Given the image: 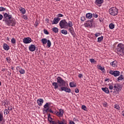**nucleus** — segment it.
<instances>
[{
    "instance_id": "nucleus-36",
    "label": "nucleus",
    "mask_w": 124,
    "mask_h": 124,
    "mask_svg": "<svg viewBox=\"0 0 124 124\" xmlns=\"http://www.w3.org/2000/svg\"><path fill=\"white\" fill-rule=\"evenodd\" d=\"M6 10V9L3 7H0V12H1L2 11H5Z\"/></svg>"
},
{
    "instance_id": "nucleus-46",
    "label": "nucleus",
    "mask_w": 124,
    "mask_h": 124,
    "mask_svg": "<svg viewBox=\"0 0 124 124\" xmlns=\"http://www.w3.org/2000/svg\"><path fill=\"white\" fill-rule=\"evenodd\" d=\"M115 71H113L112 70H110L109 72V74H111V75H114V72Z\"/></svg>"
},
{
    "instance_id": "nucleus-22",
    "label": "nucleus",
    "mask_w": 124,
    "mask_h": 124,
    "mask_svg": "<svg viewBox=\"0 0 124 124\" xmlns=\"http://www.w3.org/2000/svg\"><path fill=\"white\" fill-rule=\"evenodd\" d=\"M73 26V24L72 23V22L69 21L68 22H67V29L68 28H71Z\"/></svg>"
},
{
    "instance_id": "nucleus-57",
    "label": "nucleus",
    "mask_w": 124,
    "mask_h": 124,
    "mask_svg": "<svg viewBox=\"0 0 124 124\" xmlns=\"http://www.w3.org/2000/svg\"><path fill=\"white\" fill-rule=\"evenodd\" d=\"M89 21H90L91 24H93V19H92L89 20Z\"/></svg>"
},
{
    "instance_id": "nucleus-49",
    "label": "nucleus",
    "mask_w": 124,
    "mask_h": 124,
    "mask_svg": "<svg viewBox=\"0 0 124 124\" xmlns=\"http://www.w3.org/2000/svg\"><path fill=\"white\" fill-rule=\"evenodd\" d=\"M50 118H51V114L48 113V117H47V120H48V122L50 121Z\"/></svg>"
},
{
    "instance_id": "nucleus-9",
    "label": "nucleus",
    "mask_w": 124,
    "mask_h": 124,
    "mask_svg": "<svg viewBox=\"0 0 124 124\" xmlns=\"http://www.w3.org/2000/svg\"><path fill=\"white\" fill-rule=\"evenodd\" d=\"M61 20V18L60 17H55L53 19V20L52 21V25H56L57 24H58V23H59V22H60V21Z\"/></svg>"
},
{
    "instance_id": "nucleus-13",
    "label": "nucleus",
    "mask_w": 124,
    "mask_h": 124,
    "mask_svg": "<svg viewBox=\"0 0 124 124\" xmlns=\"http://www.w3.org/2000/svg\"><path fill=\"white\" fill-rule=\"evenodd\" d=\"M44 102L43 99L39 98L37 100V103L39 106H42V104Z\"/></svg>"
},
{
    "instance_id": "nucleus-39",
    "label": "nucleus",
    "mask_w": 124,
    "mask_h": 124,
    "mask_svg": "<svg viewBox=\"0 0 124 124\" xmlns=\"http://www.w3.org/2000/svg\"><path fill=\"white\" fill-rule=\"evenodd\" d=\"M4 115H5V114L6 115L9 114V111H8L7 109H5L4 111Z\"/></svg>"
},
{
    "instance_id": "nucleus-6",
    "label": "nucleus",
    "mask_w": 124,
    "mask_h": 124,
    "mask_svg": "<svg viewBox=\"0 0 124 124\" xmlns=\"http://www.w3.org/2000/svg\"><path fill=\"white\" fill-rule=\"evenodd\" d=\"M67 22L65 19L62 20L59 23V26L61 29H67Z\"/></svg>"
},
{
    "instance_id": "nucleus-29",
    "label": "nucleus",
    "mask_w": 124,
    "mask_h": 124,
    "mask_svg": "<svg viewBox=\"0 0 124 124\" xmlns=\"http://www.w3.org/2000/svg\"><path fill=\"white\" fill-rule=\"evenodd\" d=\"M20 11L22 13V14H26V9L24 8H21V9H20Z\"/></svg>"
},
{
    "instance_id": "nucleus-20",
    "label": "nucleus",
    "mask_w": 124,
    "mask_h": 124,
    "mask_svg": "<svg viewBox=\"0 0 124 124\" xmlns=\"http://www.w3.org/2000/svg\"><path fill=\"white\" fill-rule=\"evenodd\" d=\"M117 61H114L110 62V65L112 66L113 67H117Z\"/></svg>"
},
{
    "instance_id": "nucleus-30",
    "label": "nucleus",
    "mask_w": 124,
    "mask_h": 124,
    "mask_svg": "<svg viewBox=\"0 0 124 124\" xmlns=\"http://www.w3.org/2000/svg\"><path fill=\"white\" fill-rule=\"evenodd\" d=\"M103 40V36H101L97 38V42H101Z\"/></svg>"
},
{
    "instance_id": "nucleus-55",
    "label": "nucleus",
    "mask_w": 124,
    "mask_h": 124,
    "mask_svg": "<svg viewBox=\"0 0 124 124\" xmlns=\"http://www.w3.org/2000/svg\"><path fill=\"white\" fill-rule=\"evenodd\" d=\"M2 18H3V16H2V15L0 14V20H2Z\"/></svg>"
},
{
    "instance_id": "nucleus-44",
    "label": "nucleus",
    "mask_w": 124,
    "mask_h": 124,
    "mask_svg": "<svg viewBox=\"0 0 124 124\" xmlns=\"http://www.w3.org/2000/svg\"><path fill=\"white\" fill-rule=\"evenodd\" d=\"M56 16L57 18H60V17H63V15L62 14H58Z\"/></svg>"
},
{
    "instance_id": "nucleus-34",
    "label": "nucleus",
    "mask_w": 124,
    "mask_h": 124,
    "mask_svg": "<svg viewBox=\"0 0 124 124\" xmlns=\"http://www.w3.org/2000/svg\"><path fill=\"white\" fill-rule=\"evenodd\" d=\"M11 43H12V44H16V40L15 39V38H13L11 39Z\"/></svg>"
},
{
    "instance_id": "nucleus-59",
    "label": "nucleus",
    "mask_w": 124,
    "mask_h": 124,
    "mask_svg": "<svg viewBox=\"0 0 124 124\" xmlns=\"http://www.w3.org/2000/svg\"><path fill=\"white\" fill-rule=\"evenodd\" d=\"M48 112H49V113H54V111H53V110H52V109H49V110H48Z\"/></svg>"
},
{
    "instance_id": "nucleus-5",
    "label": "nucleus",
    "mask_w": 124,
    "mask_h": 124,
    "mask_svg": "<svg viewBox=\"0 0 124 124\" xmlns=\"http://www.w3.org/2000/svg\"><path fill=\"white\" fill-rule=\"evenodd\" d=\"M116 50L118 53H122L124 55V45L122 43L118 44Z\"/></svg>"
},
{
    "instance_id": "nucleus-45",
    "label": "nucleus",
    "mask_w": 124,
    "mask_h": 124,
    "mask_svg": "<svg viewBox=\"0 0 124 124\" xmlns=\"http://www.w3.org/2000/svg\"><path fill=\"white\" fill-rule=\"evenodd\" d=\"M44 32L45 34H49V32H48V31H47V30H44Z\"/></svg>"
},
{
    "instance_id": "nucleus-32",
    "label": "nucleus",
    "mask_w": 124,
    "mask_h": 124,
    "mask_svg": "<svg viewBox=\"0 0 124 124\" xmlns=\"http://www.w3.org/2000/svg\"><path fill=\"white\" fill-rule=\"evenodd\" d=\"M3 120V114L2 113H0V122H2Z\"/></svg>"
},
{
    "instance_id": "nucleus-15",
    "label": "nucleus",
    "mask_w": 124,
    "mask_h": 124,
    "mask_svg": "<svg viewBox=\"0 0 124 124\" xmlns=\"http://www.w3.org/2000/svg\"><path fill=\"white\" fill-rule=\"evenodd\" d=\"M102 91H103V92H104V93H110V91H109V89L107 87L102 88Z\"/></svg>"
},
{
    "instance_id": "nucleus-17",
    "label": "nucleus",
    "mask_w": 124,
    "mask_h": 124,
    "mask_svg": "<svg viewBox=\"0 0 124 124\" xmlns=\"http://www.w3.org/2000/svg\"><path fill=\"white\" fill-rule=\"evenodd\" d=\"M88 22L85 23L84 24V26L86 28H89V27H93V24L91 23L90 21H88Z\"/></svg>"
},
{
    "instance_id": "nucleus-25",
    "label": "nucleus",
    "mask_w": 124,
    "mask_h": 124,
    "mask_svg": "<svg viewBox=\"0 0 124 124\" xmlns=\"http://www.w3.org/2000/svg\"><path fill=\"white\" fill-rule=\"evenodd\" d=\"M2 104L5 106V105H8V100H4L2 102Z\"/></svg>"
},
{
    "instance_id": "nucleus-60",
    "label": "nucleus",
    "mask_w": 124,
    "mask_h": 124,
    "mask_svg": "<svg viewBox=\"0 0 124 124\" xmlns=\"http://www.w3.org/2000/svg\"><path fill=\"white\" fill-rule=\"evenodd\" d=\"M102 68H103L102 66L99 65L98 67V69H100V70H101Z\"/></svg>"
},
{
    "instance_id": "nucleus-50",
    "label": "nucleus",
    "mask_w": 124,
    "mask_h": 124,
    "mask_svg": "<svg viewBox=\"0 0 124 124\" xmlns=\"http://www.w3.org/2000/svg\"><path fill=\"white\" fill-rule=\"evenodd\" d=\"M49 122L50 123V124H56V123H57V122H56L54 121H52V120H50Z\"/></svg>"
},
{
    "instance_id": "nucleus-24",
    "label": "nucleus",
    "mask_w": 124,
    "mask_h": 124,
    "mask_svg": "<svg viewBox=\"0 0 124 124\" xmlns=\"http://www.w3.org/2000/svg\"><path fill=\"white\" fill-rule=\"evenodd\" d=\"M69 86L70 88H75L76 87V84H74V82L72 81L70 82Z\"/></svg>"
},
{
    "instance_id": "nucleus-41",
    "label": "nucleus",
    "mask_w": 124,
    "mask_h": 124,
    "mask_svg": "<svg viewBox=\"0 0 124 124\" xmlns=\"http://www.w3.org/2000/svg\"><path fill=\"white\" fill-rule=\"evenodd\" d=\"M81 21L82 22H84V21H86V17L85 16H81L80 18Z\"/></svg>"
},
{
    "instance_id": "nucleus-27",
    "label": "nucleus",
    "mask_w": 124,
    "mask_h": 124,
    "mask_svg": "<svg viewBox=\"0 0 124 124\" xmlns=\"http://www.w3.org/2000/svg\"><path fill=\"white\" fill-rule=\"evenodd\" d=\"M109 28L110 30H113L115 28V25L113 23H110L109 25Z\"/></svg>"
},
{
    "instance_id": "nucleus-28",
    "label": "nucleus",
    "mask_w": 124,
    "mask_h": 124,
    "mask_svg": "<svg viewBox=\"0 0 124 124\" xmlns=\"http://www.w3.org/2000/svg\"><path fill=\"white\" fill-rule=\"evenodd\" d=\"M46 43L48 48H50L51 45V41H50V40H47Z\"/></svg>"
},
{
    "instance_id": "nucleus-64",
    "label": "nucleus",
    "mask_w": 124,
    "mask_h": 124,
    "mask_svg": "<svg viewBox=\"0 0 124 124\" xmlns=\"http://www.w3.org/2000/svg\"><path fill=\"white\" fill-rule=\"evenodd\" d=\"M57 124H61V121H60V120H58Z\"/></svg>"
},
{
    "instance_id": "nucleus-10",
    "label": "nucleus",
    "mask_w": 124,
    "mask_h": 124,
    "mask_svg": "<svg viewBox=\"0 0 124 124\" xmlns=\"http://www.w3.org/2000/svg\"><path fill=\"white\" fill-rule=\"evenodd\" d=\"M29 49L31 52H34L36 50V47L34 45H31L29 47Z\"/></svg>"
},
{
    "instance_id": "nucleus-37",
    "label": "nucleus",
    "mask_w": 124,
    "mask_h": 124,
    "mask_svg": "<svg viewBox=\"0 0 124 124\" xmlns=\"http://www.w3.org/2000/svg\"><path fill=\"white\" fill-rule=\"evenodd\" d=\"M49 103H46V104L44 106V108L45 109L46 108H49Z\"/></svg>"
},
{
    "instance_id": "nucleus-48",
    "label": "nucleus",
    "mask_w": 124,
    "mask_h": 124,
    "mask_svg": "<svg viewBox=\"0 0 124 124\" xmlns=\"http://www.w3.org/2000/svg\"><path fill=\"white\" fill-rule=\"evenodd\" d=\"M78 78L81 79V78H83V74H78Z\"/></svg>"
},
{
    "instance_id": "nucleus-16",
    "label": "nucleus",
    "mask_w": 124,
    "mask_h": 124,
    "mask_svg": "<svg viewBox=\"0 0 124 124\" xmlns=\"http://www.w3.org/2000/svg\"><path fill=\"white\" fill-rule=\"evenodd\" d=\"M3 48L5 51H8L9 50V46L7 44L4 43L3 45Z\"/></svg>"
},
{
    "instance_id": "nucleus-26",
    "label": "nucleus",
    "mask_w": 124,
    "mask_h": 124,
    "mask_svg": "<svg viewBox=\"0 0 124 124\" xmlns=\"http://www.w3.org/2000/svg\"><path fill=\"white\" fill-rule=\"evenodd\" d=\"M52 31H53V32H55V33H57V32H59V29H58L57 27H54L52 28Z\"/></svg>"
},
{
    "instance_id": "nucleus-61",
    "label": "nucleus",
    "mask_w": 124,
    "mask_h": 124,
    "mask_svg": "<svg viewBox=\"0 0 124 124\" xmlns=\"http://www.w3.org/2000/svg\"><path fill=\"white\" fill-rule=\"evenodd\" d=\"M11 110H12V108H8V110H9V111H11Z\"/></svg>"
},
{
    "instance_id": "nucleus-51",
    "label": "nucleus",
    "mask_w": 124,
    "mask_h": 124,
    "mask_svg": "<svg viewBox=\"0 0 124 124\" xmlns=\"http://www.w3.org/2000/svg\"><path fill=\"white\" fill-rule=\"evenodd\" d=\"M94 35L96 37H97L98 36H99L100 35V33H96L94 34Z\"/></svg>"
},
{
    "instance_id": "nucleus-31",
    "label": "nucleus",
    "mask_w": 124,
    "mask_h": 124,
    "mask_svg": "<svg viewBox=\"0 0 124 124\" xmlns=\"http://www.w3.org/2000/svg\"><path fill=\"white\" fill-rule=\"evenodd\" d=\"M61 32L63 34H64L65 35L67 34V31L64 29L62 30L61 31Z\"/></svg>"
},
{
    "instance_id": "nucleus-43",
    "label": "nucleus",
    "mask_w": 124,
    "mask_h": 124,
    "mask_svg": "<svg viewBox=\"0 0 124 124\" xmlns=\"http://www.w3.org/2000/svg\"><path fill=\"white\" fill-rule=\"evenodd\" d=\"M90 62H91L92 63H93V62H96V61L95 60H94V59H90Z\"/></svg>"
},
{
    "instance_id": "nucleus-35",
    "label": "nucleus",
    "mask_w": 124,
    "mask_h": 124,
    "mask_svg": "<svg viewBox=\"0 0 124 124\" xmlns=\"http://www.w3.org/2000/svg\"><path fill=\"white\" fill-rule=\"evenodd\" d=\"M6 59L8 63H10V62H11V59H10V57H7Z\"/></svg>"
},
{
    "instance_id": "nucleus-40",
    "label": "nucleus",
    "mask_w": 124,
    "mask_h": 124,
    "mask_svg": "<svg viewBox=\"0 0 124 124\" xmlns=\"http://www.w3.org/2000/svg\"><path fill=\"white\" fill-rule=\"evenodd\" d=\"M81 108H82V110H84V111H86L87 107H86V106L82 105L81 106Z\"/></svg>"
},
{
    "instance_id": "nucleus-1",
    "label": "nucleus",
    "mask_w": 124,
    "mask_h": 124,
    "mask_svg": "<svg viewBox=\"0 0 124 124\" xmlns=\"http://www.w3.org/2000/svg\"><path fill=\"white\" fill-rule=\"evenodd\" d=\"M3 21L5 22L7 26H11L15 27L16 25V20L12 18V15L7 14V13H3Z\"/></svg>"
},
{
    "instance_id": "nucleus-7",
    "label": "nucleus",
    "mask_w": 124,
    "mask_h": 124,
    "mask_svg": "<svg viewBox=\"0 0 124 124\" xmlns=\"http://www.w3.org/2000/svg\"><path fill=\"white\" fill-rule=\"evenodd\" d=\"M60 92H65V93H71V89L70 88H68L67 86H65V84L64 86H61V89H59Z\"/></svg>"
},
{
    "instance_id": "nucleus-52",
    "label": "nucleus",
    "mask_w": 124,
    "mask_h": 124,
    "mask_svg": "<svg viewBox=\"0 0 124 124\" xmlns=\"http://www.w3.org/2000/svg\"><path fill=\"white\" fill-rule=\"evenodd\" d=\"M93 16L94 18H97L98 17V16L97 15V14H93Z\"/></svg>"
},
{
    "instance_id": "nucleus-58",
    "label": "nucleus",
    "mask_w": 124,
    "mask_h": 124,
    "mask_svg": "<svg viewBox=\"0 0 124 124\" xmlns=\"http://www.w3.org/2000/svg\"><path fill=\"white\" fill-rule=\"evenodd\" d=\"M103 106L104 107H107V103L105 102V103L103 104Z\"/></svg>"
},
{
    "instance_id": "nucleus-8",
    "label": "nucleus",
    "mask_w": 124,
    "mask_h": 124,
    "mask_svg": "<svg viewBox=\"0 0 124 124\" xmlns=\"http://www.w3.org/2000/svg\"><path fill=\"white\" fill-rule=\"evenodd\" d=\"M31 41H32V40L30 37L24 38L23 40V42L24 44H29V43H31Z\"/></svg>"
},
{
    "instance_id": "nucleus-4",
    "label": "nucleus",
    "mask_w": 124,
    "mask_h": 124,
    "mask_svg": "<svg viewBox=\"0 0 124 124\" xmlns=\"http://www.w3.org/2000/svg\"><path fill=\"white\" fill-rule=\"evenodd\" d=\"M114 91L112 92L113 93L116 92H121L123 90V86L120 83H115L113 86Z\"/></svg>"
},
{
    "instance_id": "nucleus-18",
    "label": "nucleus",
    "mask_w": 124,
    "mask_h": 124,
    "mask_svg": "<svg viewBox=\"0 0 124 124\" xmlns=\"http://www.w3.org/2000/svg\"><path fill=\"white\" fill-rule=\"evenodd\" d=\"M86 17L87 19H92V18H93V14L90 13L86 14Z\"/></svg>"
},
{
    "instance_id": "nucleus-56",
    "label": "nucleus",
    "mask_w": 124,
    "mask_h": 124,
    "mask_svg": "<svg viewBox=\"0 0 124 124\" xmlns=\"http://www.w3.org/2000/svg\"><path fill=\"white\" fill-rule=\"evenodd\" d=\"M69 124H75V123H74V122H73V121H71L70 120Z\"/></svg>"
},
{
    "instance_id": "nucleus-47",
    "label": "nucleus",
    "mask_w": 124,
    "mask_h": 124,
    "mask_svg": "<svg viewBox=\"0 0 124 124\" xmlns=\"http://www.w3.org/2000/svg\"><path fill=\"white\" fill-rule=\"evenodd\" d=\"M108 85L109 86L108 87L109 90H113V89L114 88L113 85H110V84H108Z\"/></svg>"
},
{
    "instance_id": "nucleus-19",
    "label": "nucleus",
    "mask_w": 124,
    "mask_h": 124,
    "mask_svg": "<svg viewBox=\"0 0 124 124\" xmlns=\"http://www.w3.org/2000/svg\"><path fill=\"white\" fill-rule=\"evenodd\" d=\"M120 71H114L113 73V76L114 77H118V76H120Z\"/></svg>"
},
{
    "instance_id": "nucleus-54",
    "label": "nucleus",
    "mask_w": 124,
    "mask_h": 124,
    "mask_svg": "<svg viewBox=\"0 0 124 124\" xmlns=\"http://www.w3.org/2000/svg\"><path fill=\"white\" fill-rule=\"evenodd\" d=\"M75 92L76 93H79V89H78V88H76L75 89Z\"/></svg>"
},
{
    "instance_id": "nucleus-21",
    "label": "nucleus",
    "mask_w": 124,
    "mask_h": 124,
    "mask_svg": "<svg viewBox=\"0 0 124 124\" xmlns=\"http://www.w3.org/2000/svg\"><path fill=\"white\" fill-rule=\"evenodd\" d=\"M124 80V76L123 75H121L117 79L116 81L118 82H120V81H123Z\"/></svg>"
},
{
    "instance_id": "nucleus-12",
    "label": "nucleus",
    "mask_w": 124,
    "mask_h": 124,
    "mask_svg": "<svg viewBox=\"0 0 124 124\" xmlns=\"http://www.w3.org/2000/svg\"><path fill=\"white\" fill-rule=\"evenodd\" d=\"M56 115L58 117H62V116H63V110L60 109L59 111L57 112Z\"/></svg>"
},
{
    "instance_id": "nucleus-14",
    "label": "nucleus",
    "mask_w": 124,
    "mask_h": 124,
    "mask_svg": "<svg viewBox=\"0 0 124 124\" xmlns=\"http://www.w3.org/2000/svg\"><path fill=\"white\" fill-rule=\"evenodd\" d=\"M104 0H95L94 3L96 5H99V4H102Z\"/></svg>"
},
{
    "instance_id": "nucleus-38",
    "label": "nucleus",
    "mask_w": 124,
    "mask_h": 124,
    "mask_svg": "<svg viewBox=\"0 0 124 124\" xmlns=\"http://www.w3.org/2000/svg\"><path fill=\"white\" fill-rule=\"evenodd\" d=\"M19 72L20 73V74H25V70L23 69H20V70H19Z\"/></svg>"
},
{
    "instance_id": "nucleus-3",
    "label": "nucleus",
    "mask_w": 124,
    "mask_h": 124,
    "mask_svg": "<svg viewBox=\"0 0 124 124\" xmlns=\"http://www.w3.org/2000/svg\"><path fill=\"white\" fill-rule=\"evenodd\" d=\"M108 12L110 15H111L112 16H116L119 13V9L116 7H112L109 9Z\"/></svg>"
},
{
    "instance_id": "nucleus-42",
    "label": "nucleus",
    "mask_w": 124,
    "mask_h": 124,
    "mask_svg": "<svg viewBox=\"0 0 124 124\" xmlns=\"http://www.w3.org/2000/svg\"><path fill=\"white\" fill-rule=\"evenodd\" d=\"M114 108H115V109H117V110H120V107L118 105H115L114 106Z\"/></svg>"
},
{
    "instance_id": "nucleus-62",
    "label": "nucleus",
    "mask_w": 124,
    "mask_h": 124,
    "mask_svg": "<svg viewBox=\"0 0 124 124\" xmlns=\"http://www.w3.org/2000/svg\"><path fill=\"white\" fill-rule=\"evenodd\" d=\"M107 81H109V78H106L105 80V82H107Z\"/></svg>"
},
{
    "instance_id": "nucleus-11",
    "label": "nucleus",
    "mask_w": 124,
    "mask_h": 124,
    "mask_svg": "<svg viewBox=\"0 0 124 124\" xmlns=\"http://www.w3.org/2000/svg\"><path fill=\"white\" fill-rule=\"evenodd\" d=\"M68 31L70 32V33H71L73 37H75L76 34L75 33V32H74V29H73V27L69 28Z\"/></svg>"
},
{
    "instance_id": "nucleus-2",
    "label": "nucleus",
    "mask_w": 124,
    "mask_h": 124,
    "mask_svg": "<svg viewBox=\"0 0 124 124\" xmlns=\"http://www.w3.org/2000/svg\"><path fill=\"white\" fill-rule=\"evenodd\" d=\"M57 82H53L52 86L54 87V89L55 90H57V89H59V87H63L65 86V84H66V81L63 80L61 77H58L57 78Z\"/></svg>"
},
{
    "instance_id": "nucleus-33",
    "label": "nucleus",
    "mask_w": 124,
    "mask_h": 124,
    "mask_svg": "<svg viewBox=\"0 0 124 124\" xmlns=\"http://www.w3.org/2000/svg\"><path fill=\"white\" fill-rule=\"evenodd\" d=\"M50 109V108H46L45 109H43V112H45V113H48V111H49V110Z\"/></svg>"
},
{
    "instance_id": "nucleus-53",
    "label": "nucleus",
    "mask_w": 124,
    "mask_h": 124,
    "mask_svg": "<svg viewBox=\"0 0 124 124\" xmlns=\"http://www.w3.org/2000/svg\"><path fill=\"white\" fill-rule=\"evenodd\" d=\"M101 70L103 73H105V69L104 68V67H103Z\"/></svg>"
},
{
    "instance_id": "nucleus-23",
    "label": "nucleus",
    "mask_w": 124,
    "mask_h": 124,
    "mask_svg": "<svg viewBox=\"0 0 124 124\" xmlns=\"http://www.w3.org/2000/svg\"><path fill=\"white\" fill-rule=\"evenodd\" d=\"M47 40L46 38H43L41 39V42L43 45H45L47 43Z\"/></svg>"
},
{
    "instance_id": "nucleus-63",
    "label": "nucleus",
    "mask_w": 124,
    "mask_h": 124,
    "mask_svg": "<svg viewBox=\"0 0 124 124\" xmlns=\"http://www.w3.org/2000/svg\"><path fill=\"white\" fill-rule=\"evenodd\" d=\"M60 124H64V122L62 121H60Z\"/></svg>"
}]
</instances>
